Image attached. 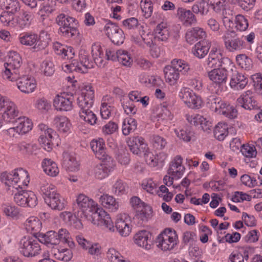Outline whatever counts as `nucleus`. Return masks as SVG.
Segmentation results:
<instances>
[{
    "instance_id": "obj_1",
    "label": "nucleus",
    "mask_w": 262,
    "mask_h": 262,
    "mask_svg": "<svg viewBox=\"0 0 262 262\" xmlns=\"http://www.w3.org/2000/svg\"><path fill=\"white\" fill-rule=\"evenodd\" d=\"M75 208H77L78 216L82 217L81 214L94 225H103L110 231L114 230L113 223L109 214L102 208L98 207L95 203L83 194L77 197Z\"/></svg>"
},
{
    "instance_id": "obj_2",
    "label": "nucleus",
    "mask_w": 262,
    "mask_h": 262,
    "mask_svg": "<svg viewBox=\"0 0 262 262\" xmlns=\"http://www.w3.org/2000/svg\"><path fill=\"white\" fill-rule=\"evenodd\" d=\"M1 180L10 189L11 187L16 190L27 186L30 181L28 172L23 168L15 169L12 173L3 172Z\"/></svg>"
},
{
    "instance_id": "obj_3",
    "label": "nucleus",
    "mask_w": 262,
    "mask_h": 262,
    "mask_svg": "<svg viewBox=\"0 0 262 262\" xmlns=\"http://www.w3.org/2000/svg\"><path fill=\"white\" fill-rule=\"evenodd\" d=\"M50 35L45 31L42 30L39 37L35 34L26 33L21 34L19 40L21 44L27 46H32L36 51L45 49L50 41Z\"/></svg>"
},
{
    "instance_id": "obj_4",
    "label": "nucleus",
    "mask_w": 262,
    "mask_h": 262,
    "mask_svg": "<svg viewBox=\"0 0 262 262\" xmlns=\"http://www.w3.org/2000/svg\"><path fill=\"white\" fill-rule=\"evenodd\" d=\"M172 66H167L164 69L166 81L170 85H175L179 78L180 72L185 74L189 70V67L183 60L173 59Z\"/></svg>"
},
{
    "instance_id": "obj_5",
    "label": "nucleus",
    "mask_w": 262,
    "mask_h": 262,
    "mask_svg": "<svg viewBox=\"0 0 262 262\" xmlns=\"http://www.w3.org/2000/svg\"><path fill=\"white\" fill-rule=\"evenodd\" d=\"M21 63L20 55L14 51L10 52L8 62L5 63V70L3 74V77L10 81L17 80L19 78Z\"/></svg>"
},
{
    "instance_id": "obj_6",
    "label": "nucleus",
    "mask_w": 262,
    "mask_h": 262,
    "mask_svg": "<svg viewBox=\"0 0 262 262\" xmlns=\"http://www.w3.org/2000/svg\"><path fill=\"white\" fill-rule=\"evenodd\" d=\"M68 231L66 229L61 228L58 231L51 230L46 233H39L37 237L38 241L48 247H53L60 244L61 241H66Z\"/></svg>"
},
{
    "instance_id": "obj_7",
    "label": "nucleus",
    "mask_w": 262,
    "mask_h": 262,
    "mask_svg": "<svg viewBox=\"0 0 262 262\" xmlns=\"http://www.w3.org/2000/svg\"><path fill=\"white\" fill-rule=\"evenodd\" d=\"M56 21L60 26L61 33L65 37H72L79 33L77 28V22L74 18L60 14L56 17Z\"/></svg>"
},
{
    "instance_id": "obj_8",
    "label": "nucleus",
    "mask_w": 262,
    "mask_h": 262,
    "mask_svg": "<svg viewBox=\"0 0 262 262\" xmlns=\"http://www.w3.org/2000/svg\"><path fill=\"white\" fill-rule=\"evenodd\" d=\"M225 49L231 53H241L246 49L247 44L242 37L234 31H229L223 37Z\"/></svg>"
},
{
    "instance_id": "obj_9",
    "label": "nucleus",
    "mask_w": 262,
    "mask_h": 262,
    "mask_svg": "<svg viewBox=\"0 0 262 262\" xmlns=\"http://www.w3.org/2000/svg\"><path fill=\"white\" fill-rule=\"evenodd\" d=\"M0 108L3 110L2 118L6 122H14L19 116V111L16 105L8 98L0 94Z\"/></svg>"
},
{
    "instance_id": "obj_10",
    "label": "nucleus",
    "mask_w": 262,
    "mask_h": 262,
    "mask_svg": "<svg viewBox=\"0 0 262 262\" xmlns=\"http://www.w3.org/2000/svg\"><path fill=\"white\" fill-rule=\"evenodd\" d=\"M79 63L76 60H72L71 63L66 64L62 67L66 72L76 71L81 73L87 72L88 69L93 68V62L89 59L88 55L84 51L81 52L79 54Z\"/></svg>"
},
{
    "instance_id": "obj_11",
    "label": "nucleus",
    "mask_w": 262,
    "mask_h": 262,
    "mask_svg": "<svg viewBox=\"0 0 262 262\" xmlns=\"http://www.w3.org/2000/svg\"><path fill=\"white\" fill-rule=\"evenodd\" d=\"M178 239L176 231L166 229L159 235L156 242L158 243V247L162 250H170L177 245Z\"/></svg>"
},
{
    "instance_id": "obj_12",
    "label": "nucleus",
    "mask_w": 262,
    "mask_h": 262,
    "mask_svg": "<svg viewBox=\"0 0 262 262\" xmlns=\"http://www.w3.org/2000/svg\"><path fill=\"white\" fill-rule=\"evenodd\" d=\"M19 250L26 257H33L39 254L41 248L37 240L24 237L19 242Z\"/></svg>"
},
{
    "instance_id": "obj_13",
    "label": "nucleus",
    "mask_w": 262,
    "mask_h": 262,
    "mask_svg": "<svg viewBox=\"0 0 262 262\" xmlns=\"http://www.w3.org/2000/svg\"><path fill=\"white\" fill-rule=\"evenodd\" d=\"M14 200L18 205L23 207H34L37 204V198L31 191H19L15 194Z\"/></svg>"
},
{
    "instance_id": "obj_14",
    "label": "nucleus",
    "mask_w": 262,
    "mask_h": 262,
    "mask_svg": "<svg viewBox=\"0 0 262 262\" xmlns=\"http://www.w3.org/2000/svg\"><path fill=\"white\" fill-rule=\"evenodd\" d=\"M94 99V91L91 85H85L80 95L77 98V103L80 110L92 108Z\"/></svg>"
},
{
    "instance_id": "obj_15",
    "label": "nucleus",
    "mask_w": 262,
    "mask_h": 262,
    "mask_svg": "<svg viewBox=\"0 0 262 262\" xmlns=\"http://www.w3.org/2000/svg\"><path fill=\"white\" fill-rule=\"evenodd\" d=\"M107 37L116 45H120L124 42L125 35L123 31L115 24L107 23L104 28Z\"/></svg>"
},
{
    "instance_id": "obj_16",
    "label": "nucleus",
    "mask_w": 262,
    "mask_h": 262,
    "mask_svg": "<svg viewBox=\"0 0 262 262\" xmlns=\"http://www.w3.org/2000/svg\"><path fill=\"white\" fill-rule=\"evenodd\" d=\"M102 161V163L96 165L93 170L95 177L100 180L106 178L115 166L114 161L112 158Z\"/></svg>"
},
{
    "instance_id": "obj_17",
    "label": "nucleus",
    "mask_w": 262,
    "mask_h": 262,
    "mask_svg": "<svg viewBox=\"0 0 262 262\" xmlns=\"http://www.w3.org/2000/svg\"><path fill=\"white\" fill-rule=\"evenodd\" d=\"M73 96L63 93L57 95L54 99L53 105L55 108L60 111H69L73 107Z\"/></svg>"
},
{
    "instance_id": "obj_18",
    "label": "nucleus",
    "mask_w": 262,
    "mask_h": 262,
    "mask_svg": "<svg viewBox=\"0 0 262 262\" xmlns=\"http://www.w3.org/2000/svg\"><path fill=\"white\" fill-rule=\"evenodd\" d=\"M151 236V234L148 231H140L134 235L135 243L146 250H149L153 245Z\"/></svg>"
},
{
    "instance_id": "obj_19",
    "label": "nucleus",
    "mask_w": 262,
    "mask_h": 262,
    "mask_svg": "<svg viewBox=\"0 0 262 262\" xmlns=\"http://www.w3.org/2000/svg\"><path fill=\"white\" fill-rule=\"evenodd\" d=\"M15 81H17L18 89L21 92L26 94L32 93L36 88V82L33 78L24 75L20 76V73H19V78Z\"/></svg>"
},
{
    "instance_id": "obj_20",
    "label": "nucleus",
    "mask_w": 262,
    "mask_h": 262,
    "mask_svg": "<svg viewBox=\"0 0 262 262\" xmlns=\"http://www.w3.org/2000/svg\"><path fill=\"white\" fill-rule=\"evenodd\" d=\"M129 222V220L127 214L120 213L117 215L115 227L121 236H126L129 234L131 228Z\"/></svg>"
},
{
    "instance_id": "obj_21",
    "label": "nucleus",
    "mask_w": 262,
    "mask_h": 262,
    "mask_svg": "<svg viewBox=\"0 0 262 262\" xmlns=\"http://www.w3.org/2000/svg\"><path fill=\"white\" fill-rule=\"evenodd\" d=\"M237 105L246 110H257L259 108L257 101L251 91H247L237 100Z\"/></svg>"
},
{
    "instance_id": "obj_22",
    "label": "nucleus",
    "mask_w": 262,
    "mask_h": 262,
    "mask_svg": "<svg viewBox=\"0 0 262 262\" xmlns=\"http://www.w3.org/2000/svg\"><path fill=\"white\" fill-rule=\"evenodd\" d=\"M180 96L183 102L190 108H199L201 106L202 102L201 98L187 89L184 90Z\"/></svg>"
},
{
    "instance_id": "obj_23",
    "label": "nucleus",
    "mask_w": 262,
    "mask_h": 262,
    "mask_svg": "<svg viewBox=\"0 0 262 262\" xmlns=\"http://www.w3.org/2000/svg\"><path fill=\"white\" fill-rule=\"evenodd\" d=\"M14 126L10 129H13L19 134H25L31 130L33 126L31 120L25 117H18L13 122Z\"/></svg>"
},
{
    "instance_id": "obj_24",
    "label": "nucleus",
    "mask_w": 262,
    "mask_h": 262,
    "mask_svg": "<svg viewBox=\"0 0 262 262\" xmlns=\"http://www.w3.org/2000/svg\"><path fill=\"white\" fill-rule=\"evenodd\" d=\"M183 159L180 156H177L170 162L168 173L176 179L181 178L183 174L185 168L182 165Z\"/></svg>"
},
{
    "instance_id": "obj_25",
    "label": "nucleus",
    "mask_w": 262,
    "mask_h": 262,
    "mask_svg": "<svg viewBox=\"0 0 262 262\" xmlns=\"http://www.w3.org/2000/svg\"><path fill=\"white\" fill-rule=\"evenodd\" d=\"M127 144L130 151L135 155H141L145 151L147 147V145L144 142V139L139 137L130 139L127 141Z\"/></svg>"
},
{
    "instance_id": "obj_26",
    "label": "nucleus",
    "mask_w": 262,
    "mask_h": 262,
    "mask_svg": "<svg viewBox=\"0 0 262 262\" xmlns=\"http://www.w3.org/2000/svg\"><path fill=\"white\" fill-rule=\"evenodd\" d=\"M176 16L185 26H191L196 23V18L193 13L182 7L177 9Z\"/></svg>"
},
{
    "instance_id": "obj_27",
    "label": "nucleus",
    "mask_w": 262,
    "mask_h": 262,
    "mask_svg": "<svg viewBox=\"0 0 262 262\" xmlns=\"http://www.w3.org/2000/svg\"><path fill=\"white\" fill-rule=\"evenodd\" d=\"M224 60H228V58L223 57L220 51L215 48L211 49L208 58V64L209 67H222L224 64Z\"/></svg>"
},
{
    "instance_id": "obj_28",
    "label": "nucleus",
    "mask_w": 262,
    "mask_h": 262,
    "mask_svg": "<svg viewBox=\"0 0 262 262\" xmlns=\"http://www.w3.org/2000/svg\"><path fill=\"white\" fill-rule=\"evenodd\" d=\"M248 83V79L236 70H232V76L230 85L231 88L236 89H243Z\"/></svg>"
},
{
    "instance_id": "obj_29",
    "label": "nucleus",
    "mask_w": 262,
    "mask_h": 262,
    "mask_svg": "<svg viewBox=\"0 0 262 262\" xmlns=\"http://www.w3.org/2000/svg\"><path fill=\"white\" fill-rule=\"evenodd\" d=\"M104 143L102 139L98 140H93L91 142V147L96 157L101 160H107L111 158L106 154L104 148Z\"/></svg>"
},
{
    "instance_id": "obj_30",
    "label": "nucleus",
    "mask_w": 262,
    "mask_h": 262,
    "mask_svg": "<svg viewBox=\"0 0 262 262\" xmlns=\"http://www.w3.org/2000/svg\"><path fill=\"white\" fill-rule=\"evenodd\" d=\"M227 71L225 67L214 69L208 72L209 79L218 84L225 83L227 79Z\"/></svg>"
},
{
    "instance_id": "obj_31",
    "label": "nucleus",
    "mask_w": 262,
    "mask_h": 262,
    "mask_svg": "<svg viewBox=\"0 0 262 262\" xmlns=\"http://www.w3.org/2000/svg\"><path fill=\"white\" fill-rule=\"evenodd\" d=\"M206 33L203 29L200 27H194L187 31L185 35L186 41L193 44L199 39H202L206 37Z\"/></svg>"
},
{
    "instance_id": "obj_32",
    "label": "nucleus",
    "mask_w": 262,
    "mask_h": 262,
    "mask_svg": "<svg viewBox=\"0 0 262 262\" xmlns=\"http://www.w3.org/2000/svg\"><path fill=\"white\" fill-rule=\"evenodd\" d=\"M101 204L110 211L115 212L119 207V202L112 196L105 194L101 195L99 198Z\"/></svg>"
},
{
    "instance_id": "obj_33",
    "label": "nucleus",
    "mask_w": 262,
    "mask_h": 262,
    "mask_svg": "<svg viewBox=\"0 0 262 262\" xmlns=\"http://www.w3.org/2000/svg\"><path fill=\"white\" fill-rule=\"evenodd\" d=\"M210 46V42L202 40L195 45L192 49V52L196 57L202 58L208 53Z\"/></svg>"
},
{
    "instance_id": "obj_34",
    "label": "nucleus",
    "mask_w": 262,
    "mask_h": 262,
    "mask_svg": "<svg viewBox=\"0 0 262 262\" xmlns=\"http://www.w3.org/2000/svg\"><path fill=\"white\" fill-rule=\"evenodd\" d=\"M63 165L67 171H75L79 169V163L76 158L68 152L63 154Z\"/></svg>"
},
{
    "instance_id": "obj_35",
    "label": "nucleus",
    "mask_w": 262,
    "mask_h": 262,
    "mask_svg": "<svg viewBox=\"0 0 262 262\" xmlns=\"http://www.w3.org/2000/svg\"><path fill=\"white\" fill-rule=\"evenodd\" d=\"M25 226L28 232L33 234H39L41 228V223L38 218L32 216L27 220Z\"/></svg>"
},
{
    "instance_id": "obj_36",
    "label": "nucleus",
    "mask_w": 262,
    "mask_h": 262,
    "mask_svg": "<svg viewBox=\"0 0 262 262\" xmlns=\"http://www.w3.org/2000/svg\"><path fill=\"white\" fill-rule=\"evenodd\" d=\"M46 203L52 209L58 210H62L64 208V203L63 199H61L59 194L56 193L49 198H45Z\"/></svg>"
},
{
    "instance_id": "obj_37",
    "label": "nucleus",
    "mask_w": 262,
    "mask_h": 262,
    "mask_svg": "<svg viewBox=\"0 0 262 262\" xmlns=\"http://www.w3.org/2000/svg\"><path fill=\"white\" fill-rule=\"evenodd\" d=\"M155 40L165 41L169 36V32L167 29V24L161 23L158 24L154 30Z\"/></svg>"
},
{
    "instance_id": "obj_38",
    "label": "nucleus",
    "mask_w": 262,
    "mask_h": 262,
    "mask_svg": "<svg viewBox=\"0 0 262 262\" xmlns=\"http://www.w3.org/2000/svg\"><path fill=\"white\" fill-rule=\"evenodd\" d=\"M42 167L46 173L51 177L56 176L59 171L57 164L49 159L43 160Z\"/></svg>"
},
{
    "instance_id": "obj_39",
    "label": "nucleus",
    "mask_w": 262,
    "mask_h": 262,
    "mask_svg": "<svg viewBox=\"0 0 262 262\" xmlns=\"http://www.w3.org/2000/svg\"><path fill=\"white\" fill-rule=\"evenodd\" d=\"M152 210L150 206H145L143 209L136 211V214L134 218L139 226L143 225L149 218Z\"/></svg>"
},
{
    "instance_id": "obj_40",
    "label": "nucleus",
    "mask_w": 262,
    "mask_h": 262,
    "mask_svg": "<svg viewBox=\"0 0 262 262\" xmlns=\"http://www.w3.org/2000/svg\"><path fill=\"white\" fill-rule=\"evenodd\" d=\"M92 55L95 63L98 66L101 67L104 66V59L105 58V55L100 46L96 45L92 46Z\"/></svg>"
},
{
    "instance_id": "obj_41",
    "label": "nucleus",
    "mask_w": 262,
    "mask_h": 262,
    "mask_svg": "<svg viewBox=\"0 0 262 262\" xmlns=\"http://www.w3.org/2000/svg\"><path fill=\"white\" fill-rule=\"evenodd\" d=\"M54 123L56 127L60 132L67 133L70 129L71 124L66 117H56L54 119Z\"/></svg>"
},
{
    "instance_id": "obj_42",
    "label": "nucleus",
    "mask_w": 262,
    "mask_h": 262,
    "mask_svg": "<svg viewBox=\"0 0 262 262\" xmlns=\"http://www.w3.org/2000/svg\"><path fill=\"white\" fill-rule=\"evenodd\" d=\"M32 15L26 11L20 12L16 18V23L21 29L29 27L31 24Z\"/></svg>"
},
{
    "instance_id": "obj_43",
    "label": "nucleus",
    "mask_w": 262,
    "mask_h": 262,
    "mask_svg": "<svg viewBox=\"0 0 262 262\" xmlns=\"http://www.w3.org/2000/svg\"><path fill=\"white\" fill-rule=\"evenodd\" d=\"M52 252L56 259L66 262L70 261L73 257L72 251L67 248L57 250L54 249L52 250Z\"/></svg>"
},
{
    "instance_id": "obj_44",
    "label": "nucleus",
    "mask_w": 262,
    "mask_h": 262,
    "mask_svg": "<svg viewBox=\"0 0 262 262\" xmlns=\"http://www.w3.org/2000/svg\"><path fill=\"white\" fill-rule=\"evenodd\" d=\"M249 259V251L247 248H242L238 252L232 253L230 257V262H244Z\"/></svg>"
},
{
    "instance_id": "obj_45",
    "label": "nucleus",
    "mask_w": 262,
    "mask_h": 262,
    "mask_svg": "<svg viewBox=\"0 0 262 262\" xmlns=\"http://www.w3.org/2000/svg\"><path fill=\"white\" fill-rule=\"evenodd\" d=\"M0 6L12 14L20 9L19 4L17 0H0Z\"/></svg>"
},
{
    "instance_id": "obj_46",
    "label": "nucleus",
    "mask_w": 262,
    "mask_h": 262,
    "mask_svg": "<svg viewBox=\"0 0 262 262\" xmlns=\"http://www.w3.org/2000/svg\"><path fill=\"white\" fill-rule=\"evenodd\" d=\"M79 116L84 121L91 125H94L96 123L97 117L91 110V108L80 110Z\"/></svg>"
},
{
    "instance_id": "obj_47",
    "label": "nucleus",
    "mask_w": 262,
    "mask_h": 262,
    "mask_svg": "<svg viewBox=\"0 0 262 262\" xmlns=\"http://www.w3.org/2000/svg\"><path fill=\"white\" fill-rule=\"evenodd\" d=\"M137 125L135 119L132 118L125 119L122 125L123 134L125 136L129 135L131 132L134 131L137 128Z\"/></svg>"
},
{
    "instance_id": "obj_48",
    "label": "nucleus",
    "mask_w": 262,
    "mask_h": 262,
    "mask_svg": "<svg viewBox=\"0 0 262 262\" xmlns=\"http://www.w3.org/2000/svg\"><path fill=\"white\" fill-rule=\"evenodd\" d=\"M228 134V126L225 123H219L214 127V136L219 140H223Z\"/></svg>"
},
{
    "instance_id": "obj_49",
    "label": "nucleus",
    "mask_w": 262,
    "mask_h": 262,
    "mask_svg": "<svg viewBox=\"0 0 262 262\" xmlns=\"http://www.w3.org/2000/svg\"><path fill=\"white\" fill-rule=\"evenodd\" d=\"M116 57V61L119 62L123 66L129 67L132 64L133 59L126 51L118 50V54Z\"/></svg>"
},
{
    "instance_id": "obj_50",
    "label": "nucleus",
    "mask_w": 262,
    "mask_h": 262,
    "mask_svg": "<svg viewBox=\"0 0 262 262\" xmlns=\"http://www.w3.org/2000/svg\"><path fill=\"white\" fill-rule=\"evenodd\" d=\"M237 63L243 69L249 70L252 67V61L245 54H238L236 57Z\"/></svg>"
},
{
    "instance_id": "obj_51",
    "label": "nucleus",
    "mask_w": 262,
    "mask_h": 262,
    "mask_svg": "<svg viewBox=\"0 0 262 262\" xmlns=\"http://www.w3.org/2000/svg\"><path fill=\"white\" fill-rule=\"evenodd\" d=\"M127 188V186L125 183L121 180H118L113 185L111 192L114 195H120L124 194Z\"/></svg>"
},
{
    "instance_id": "obj_52",
    "label": "nucleus",
    "mask_w": 262,
    "mask_h": 262,
    "mask_svg": "<svg viewBox=\"0 0 262 262\" xmlns=\"http://www.w3.org/2000/svg\"><path fill=\"white\" fill-rule=\"evenodd\" d=\"M209 5L204 0L199 3H196L192 7V12L194 13H201L202 15H206L209 11Z\"/></svg>"
},
{
    "instance_id": "obj_53",
    "label": "nucleus",
    "mask_w": 262,
    "mask_h": 262,
    "mask_svg": "<svg viewBox=\"0 0 262 262\" xmlns=\"http://www.w3.org/2000/svg\"><path fill=\"white\" fill-rule=\"evenodd\" d=\"M235 28L239 31H246L249 26L247 19L243 15L238 14L235 19Z\"/></svg>"
},
{
    "instance_id": "obj_54",
    "label": "nucleus",
    "mask_w": 262,
    "mask_h": 262,
    "mask_svg": "<svg viewBox=\"0 0 262 262\" xmlns=\"http://www.w3.org/2000/svg\"><path fill=\"white\" fill-rule=\"evenodd\" d=\"M40 191L44 196V199L56 195L57 193L55 186L48 183H45L41 185Z\"/></svg>"
},
{
    "instance_id": "obj_55",
    "label": "nucleus",
    "mask_w": 262,
    "mask_h": 262,
    "mask_svg": "<svg viewBox=\"0 0 262 262\" xmlns=\"http://www.w3.org/2000/svg\"><path fill=\"white\" fill-rule=\"evenodd\" d=\"M140 7L144 16L146 18L151 16L153 11V6L150 1L142 0Z\"/></svg>"
},
{
    "instance_id": "obj_56",
    "label": "nucleus",
    "mask_w": 262,
    "mask_h": 262,
    "mask_svg": "<svg viewBox=\"0 0 262 262\" xmlns=\"http://www.w3.org/2000/svg\"><path fill=\"white\" fill-rule=\"evenodd\" d=\"M52 139L48 137L47 136L40 135L38 141L41 146L46 150L50 151L52 149L53 143Z\"/></svg>"
},
{
    "instance_id": "obj_57",
    "label": "nucleus",
    "mask_w": 262,
    "mask_h": 262,
    "mask_svg": "<svg viewBox=\"0 0 262 262\" xmlns=\"http://www.w3.org/2000/svg\"><path fill=\"white\" fill-rule=\"evenodd\" d=\"M35 105L37 110L42 112H47L51 107L50 102L45 98L37 99Z\"/></svg>"
},
{
    "instance_id": "obj_58",
    "label": "nucleus",
    "mask_w": 262,
    "mask_h": 262,
    "mask_svg": "<svg viewBox=\"0 0 262 262\" xmlns=\"http://www.w3.org/2000/svg\"><path fill=\"white\" fill-rule=\"evenodd\" d=\"M130 204L132 207L136 210V211H140L145 208V206H149L148 205L145 204V203L142 202L139 198L137 196H133L130 199Z\"/></svg>"
},
{
    "instance_id": "obj_59",
    "label": "nucleus",
    "mask_w": 262,
    "mask_h": 262,
    "mask_svg": "<svg viewBox=\"0 0 262 262\" xmlns=\"http://www.w3.org/2000/svg\"><path fill=\"white\" fill-rule=\"evenodd\" d=\"M143 154L144 158L147 164L151 166H155L157 165V161L156 157L154 154L148 150V148L147 147V149L145 152H142Z\"/></svg>"
},
{
    "instance_id": "obj_60",
    "label": "nucleus",
    "mask_w": 262,
    "mask_h": 262,
    "mask_svg": "<svg viewBox=\"0 0 262 262\" xmlns=\"http://www.w3.org/2000/svg\"><path fill=\"white\" fill-rule=\"evenodd\" d=\"M152 144L157 149H162L166 145V140L158 135H154L152 137Z\"/></svg>"
},
{
    "instance_id": "obj_61",
    "label": "nucleus",
    "mask_w": 262,
    "mask_h": 262,
    "mask_svg": "<svg viewBox=\"0 0 262 262\" xmlns=\"http://www.w3.org/2000/svg\"><path fill=\"white\" fill-rule=\"evenodd\" d=\"M209 6L216 12H220L225 6L224 0H207Z\"/></svg>"
},
{
    "instance_id": "obj_62",
    "label": "nucleus",
    "mask_w": 262,
    "mask_h": 262,
    "mask_svg": "<svg viewBox=\"0 0 262 262\" xmlns=\"http://www.w3.org/2000/svg\"><path fill=\"white\" fill-rule=\"evenodd\" d=\"M56 4L54 0H48L43 7L40 10L41 13H45L47 14H50L55 10Z\"/></svg>"
},
{
    "instance_id": "obj_63",
    "label": "nucleus",
    "mask_w": 262,
    "mask_h": 262,
    "mask_svg": "<svg viewBox=\"0 0 262 262\" xmlns=\"http://www.w3.org/2000/svg\"><path fill=\"white\" fill-rule=\"evenodd\" d=\"M106 255L110 260L112 262H117L123 257L114 248H110L107 252Z\"/></svg>"
},
{
    "instance_id": "obj_64",
    "label": "nucleus",
    "mask_w": 262,
    "mask_h": 262,
    "mask_svg": "<svg viewBox=\"0 0 262 262\" xmlns=\"http://www.w3.org/2000/svg\"><path fill=\"white\" fill-rule=\"evenodd\" d=\"M186 117L189 123H190L191 125L195 126L200 124V122L202 121V120H204L203 116L199 114H187L186 115Z\"/></svg>"
}]
</instances>
